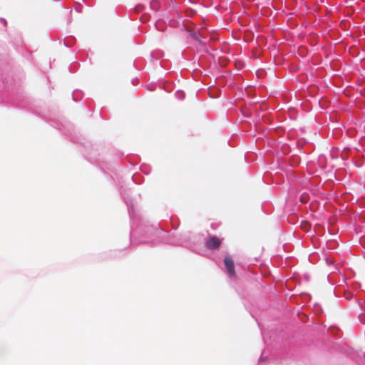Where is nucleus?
I'll return each instance as SVG.
<instances>
[{
  "mask_svg": "<svg viewBox=\"0 0 365 365\" xmlns=\"http://www.w3.org/2000/svg\"><path fill=\"white\" fill-rule=\"evenodd\" d=\"M224 264L227 274L231 277H235V270L234 261L230 256H226L224 259Z\"/></svg>",
  "mask_w": 365,
  "mask_h": 365,
  "instance_id": "f257e3e1",
  "label": "nucleus"
},
{
  "mask_svg": "<svg viewBox=\"0 0 365 365\" xmlns=\"http://www.w3.org/2000/svg\"><path fill=\"white\" fill-rule=\"evenodd\" d=\"M222 243V240L216 236H210L206 241V247L208 249H217Z\"/></svg>",
  "mask_w": 365,
  "mask_h": 365,
  "instance_id": "f03ea898",
  "label": "nucleus"
},
{
  "mask_svg": "<svg viewBox=\"0 0 365 365\" xmlns=\"http://www.w3.org/2000/svg\"><path fill=\"white\" fill-rule=\"evenodd\" d=\"M252 252H254L255 259L257 261L264 253V247L256 242L252 245Z\"/></svg>",
  "mask_w": 365,
  "mask_h": 365,
  "instance_id": "7ed1b4c3",
  "label": "nucleus"
},
{
  "mask_svg": "<svg viewBox=\"0 0 365 365\" xmlns=\"http://www.w3.org/2000/svg\"><path fill=\"white\" fill-rule=\"evenodd\" d=\"M301 227L302 230H304L306 232H308L311 228V225L308 222H302L301 223Z\"/></svg>",
  "mask_w": 365,
  "mask_h": 365,
  "instance_id": "20e7f679",
  "label": "nucleus"
},
{
  "mask_svg": "<svg viewBox=\"0 0 365 365\" xmlns=\"http://www.w3.org/2000/svg\"><path fill=\"white\" fill-rule=\"evenodd\" d=\"M256 76L258 78H263L264 76H265V72L264 70H262V69H258L257 71H256Z\"/></svg>",
  "mask_w": 365,
  "mask_h": 365,
  "instance_id": "39448f33",
  "label": "nucleus"
},
{
  "mask_svg": "<svg viewBox=\"0 0 365 365\" xmlns=\"http://www.w3.org/2000/svg\"><path fill=\"white\" fill-rule=\"evenodd\" d=\"M242 113L245 117L250 116V111L248 108H242Z\"/></svg>",
  "mask_w": 365,
  "mask_h": 365,
  "instance_id": "423d86ee",
  "label": "nucleus"
},
{
  "mask_svg": "<svg viewBox=\"0 0 365 365\" xmlns=\"http://www.w3.org/2000/svg\"><path fill=\"white\" fill-rule=\"evenodd\" d=\"M308 196L307 195H302L300 197V200L302 202L306 203L307 202Z\"/></svg>",
  "mask_w": 365,
  "mask_h": 365,
  "instance_id": "0eeeda50",
  "label": "nucleus"
},
{
  "mask_svg": "<svg viewBox=\"0 0 365 365\" xmlns=\"http://www.w3.org/2000/svg\"><path fill=\"white\" fill-rule=\"evenodd\" d=\"M259 53H258V51H257L255 54H254V53L252 52V58L253 57L257 58V56H259Z\"/></svg>",
  "mask_w": 365,
  "mask_h": 365,
  "instance_id": "6e6552de",
  "label": "nucleus"
},
{
  "mask_svg": "<svg viewBox=\"0 0 365 365\" xmlns=\"http://www.w3.org/2000/svg\"><path fill=\"white\" fill-rule=\"evenodd\" d=\"M257 107H258V105L255 104V109H257Z\"/></svg>",
  "mask_w": 365,
  "mask_h": 365,
  "instance_id": "1a4fd4ad",
  "label": "nucleus"
}]
</instances>
